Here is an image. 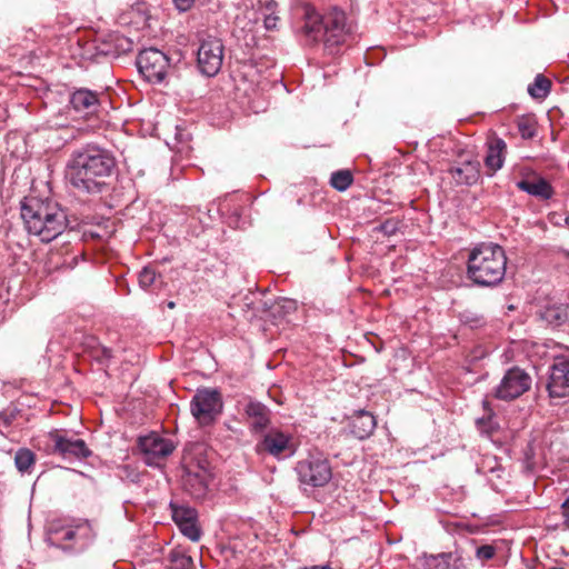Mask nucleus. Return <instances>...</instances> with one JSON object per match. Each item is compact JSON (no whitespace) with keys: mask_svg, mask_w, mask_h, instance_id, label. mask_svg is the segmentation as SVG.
<instances>
[{"mask_svg":"<svg viewBox=\"0 0 569 569\" xmlns=\"http://www.w3.org/2000/svg\"><path fill=\"white\" fill-rule=\"evenodd\" d=\"M76 535L77 530L72 527H52L48 539L51 545L62 549H68L69 546L66 545V542L73 540Z\"/></svg>","mask_w":569,"mask_h":569,"instance_id":"obj_26","label":"nucleus"},{"mask_svg":"<svg viewBox=\"0 0 569 569\" xmlns=\"http://www.w3.org/2000/svg\"><path fill=\"white\" fill-rule=\"evenodd\" d=\"M532 379L529 373L519 367H512L506 371L500 383L493 390V397L511 401L530 390Z\"/></svg>","mask_w":569,"mask_h":569,"instance_id":"obj_10","label":"nucleus"},{"mask_svg":"<svg viewBox=\"0 0 569 569\" xmlns=\"http://www.w3.org/2000/svg\"><path fill=\"white\" fill-rule=\"evenodd\" d=\"M177 138H178L179 140H182V134H179V133H178V134H177Z\"/></svg>","mask_w":569,"mask_h":569,"instance_id":"obj_48","label":"nucleus"},{"mask_svg":"<svg viewBox=\"0 0 569 569\" xmlns=\"http://www.w3.org/2000/svg\"><path fill=\"white\" fill-rule=\"evenodd\" d=\"M14 463L20 472L30 473L36 463V455L28 448H20L14 455Z\"/></svg>","mask_w":569,"mask_h":569,"instance_id":"obj_28","label":"nucleus"},{"mask_svg":"<svg viewBox=\"0 0 569 569\" xmlns=\"http://www.w3.org/2000/svg\"><path fill=\"white\" fill-rule=\"evenodd\" d=\"M507 254L498 243L481 242L468 253L466 278L479 288L499 286L507 271Z\"/></svg>","mask_w":569,"mask_h":569,"instance_id":"obj_3","label":"nucleus"},{"mask_svg":"<svg viewBox=\"0 0 569 569\" xmlns=\"http://www.w3.org/2000/svg\"><path fill=\"white\" fill-rule=\"evenodd\" d=\"M417 569H468V559L459 551L423 555L417 559Z\"/></svg>","mask_w":569,"mask_h":569,"instance_id":"obj_14","label":"nucleus"},{"mask_svg":"<svg viewBox=\"0 0 569 569\" xmlns=\"http://www.w3.org/2000/svg\"><path fill=\"white\" fill-rule=\"evenodd\" d=\"M517 188L543 200L550 199L553 194L551 184L542 178L536 181L522 179L517 182Z\"/></svg>","mask_w":569,"mask_h":569,"instance_id":"obj_24","label":"nucleus"},{"mask_svg":"<svg viewBox=\"0 0 569 569\" xmlns=\"http://www.w3.org/2000/svg\"><path fill=\"white\" fill-rule=\"evenodd\" d=\"M137 445L143 456V461L150 467H160L161 461L174 450L171 440L164 439L154 432L139 437Z\"/></svg>","mask_w":569,"mask_h":569,"instance_id":"obj_12","label":"nucleus"},{"mask_svg":"<svg viewBox=\"0 0 569 569\" xmlns=\"http://www.w3.org/2000/svg\"><path fill=\"white\" fill-rule=\"evenodd\" d=\"M551 89V81L542 74H537L533 82L528 87V93L535 99L546 98Z\"/></svg>","mask_w":569,"mask_h":569,"instance_id":"obj_29","label":"nucleus"},{"mask_svg":"<svg viewBox=\"0 0 569 569\" xmlns=\"http://www.w3.org/2000/svg\"><path fill=\"white\" fill-rule=\"evenodd\" d=\"M377 421L372 413L366 410H358L350 419V431L358 439L368 438L376 429Z\"/></svg>","mask_w":569,"mask_h":569,"instance_id":"obj_21","label":"nucleus"},{"mask_svg":"<svg viewBox=\"0 0 569 569\" xmlns=\"http://www.w3.org/2000/svg\"><path fill=\"white\" fill-rule=\"evenodd\" d=\"M197 1L198 0H172V3H173V7L179 12H188L196 6Z\"/></svg>","mask_w":569,"mask_h":569,"instance_id":"obj_39","label":"nucleus"},{"mask_svg":"<svg viewBox=\"0 0 569 569\" xmlns=\"http://www.w3.org/2000/svg\"><path fill=\"white\" fill-rule=\"evenodd\" d=\"M276 7L274 2H268L266 6V10L270 11L264 14L263 24L267 30H274L277 28V22L279 20L278 16L274 14L273 9Z\"/></svg>","mask_w":569,"mask_h":569,"instance_id":"obj_35","label":"nucleus"},{"mask_svg":"<svg viewBox=\"0 0 569 569\" xmlns=\"http://www.w3.org/2000/svg\"><path fill=\"white\" fill-rule=\"evenodd\" d=\"M565 223L567 227H569V213L567 214V217L565 218Z\"/></svg>","mask_w":569,"mask_h":569,"instance_id":"obj_46","label":"nucleus"},{"mask_svg":"<svg viewBox=\"0 0 569 569\" xmlns=\"http://www.w3.org/2000/svg\"><path fill=\"white\" fill-rule=\"evenodd\" d=\"M169 565L166 569H194L193 559L182 547H176L168 555Z\"/></svg>","mask_w":569,"mask_h":569,"instance_id":"obj_25","label":"nucleus"},{"mask_svg":"<svg viewBox=\"0 0 569 569\" xmlns=\"http://www.w3.org/2000/svg\"><path fill=\"white\" fill-rule=\"evenodd\" d=\"M136 64L148 82L161 83L169 69V58L156 48H147L139 52Z\"/></svg>","mask_w":569,"mask_h":569,"instance_id":"obj_9","label":"nucleus"},{"mask_svg":"<svg viewBox=\"0 0 569 569\" xmlns=\"http://www.w3.org/2000/svg\"><path fill=\"white\" fill-rule=\"evenodd\" d=\"M21 218L28 232L43 242L52 241L66 229L76 230L80 226L78 217L69 214L58 202L36 197L21 202Z\"/></svg>","mask_w":569,"mask_h":569,"instance_id":"obj_2","label":"nucleus"},{"mask_svg":"<svg viewBox=\"0 0 569 569\" xmlns=\"http://www.w3.org/2000/svg\"><path fill=\"white\" fill-rule=\"evenodd\" d=\"M221 395L216 389H198L190 402V410L192 416L201 426H209L222 412Z\"/></svg>","mask_w":569,"mask_h":569,"instance_id":"obj_7","label":"nucleus"},{"mask_svg":"<svg viewBox=\"0 0 569 569\" xmlns=\"http://www.w3.org/2000/svg\"><path fill=\"white\" fill-rule=\"evenodd\" d=\"M223 49L222 41L216 37L208 36L201 40L197 62L202 74L213 77L219 72L223 61Z\"/></svg>","mask_w":569,"mask_h":569,"instance_id":"obj_11","label":"nucleus"},{"mask_svg":"<svg viewBox=\"0 0 569 569\" xmlns=\"http://www.w3.org/2000/svg\"><path fill=\"white\" fill-rule=\"evenodd\" d=\"M44 451L64 459H86L92 455L82 439L68 437L64 430H52L46 436Z\"/></svg>","mask_w":569,"mask_h":569,"instance_id":"obj_6","label":"nucleus"},{"mask_svg":"<svg viewBox=\"0 0 569 569\" xmlns=\"http://www.w3.org/2000/svg\"><path fill=\"white\" fill-rule=\"evenodd\" d=\"M91 357L101 365H106L112 358V350L108 347H104L100 343L92 347Z\"/></svg>","mask_w":569,"mask_h":569,"instance_id":"obj_34","label":"nucleus"},{"mask_svg":"<svg viewBox=\"0 0 569 569\" xmlns=\"http://www.w3.org/2000/svg\"><path fill=\"white\" fill-rule=\"evenodd\" d=\"M295 471L299 483L309 488H322L332 478L330 461L321 452H309L296 463Z\"/></svg>","mask_w":569,"mask_h":569,"instance_id":"obj_5","label":"nucleus"},{"mask_svg":"<svg viewBox=\"0 0 569 569\" xmlns=\"http://www.w3.org/2000/svg\"><path fill=\"white\" fill-rule=\"evenodd\" d=\"M556 216V213H552V216L550 217V221L555 224H559V219L558 218H555V221H553V217Z\"/></svg>","mask_w":569,"mask_h":569,"instance_id":"obj_44","label":"nucleus"},{"mask_svg":"<svg viewBox=\"0 0 569 569\" xmlns=\"http://www.w3.org/2000/svg\"><path fill=\"white\" fill-rule=\"evenodd\" d=\"M172 520L180 532L193 542L200 540L202 531L198 525V511L189 506L170 502Z\"/></svg>","mask_w":569,"mask_h":569,"instance_id":"obj_13","label":"nucleus"},{"mask_svg":"<svg viewBox=\"0 0 569 569\" xmlns=\"http://www.w3.org/2000/svg\"><path fill=\"white\" fill-rule=\"evenodd\" d=\"M399 228V221L395 219H387L385 222L379 224L376 230L382 232L386 236H392Z\"/></svg>","mask_w":569,"mask_h":569,"instance_id":"obj_37","label":"nucleus"},{"mask_svg":"<svg viewBox=\"0 0 569 569\" xmlns=\"http://www.w3.org/2000/svg\"><path fill=\"white\" fill-rule=\"evenodd\" d=\"M167 306H168V308L173 309L176 307V302L174 301H169L167 303Z\"/></svg>","mask_w":569,"mask_h":569,"instance_id":"obj_45","label":"nucleus"},{"mask_svg":"<svg viewBox=\"0 0 569 569\" xmlns=\"http://www.w3.org/2000/svg\"><path fill=\"white\" fill-rule=\"evenodd\" d=\"M517 128L522 139H532L537 133V122L531 116H521L517 120Z\"/></svg>","mask_w":569,"mask_h":569,"instance_id":"obj_31","label":"nucleus"},{"mask_svg":"<svg viewBox=\"0 0 569 569\" xmlns=\"http://www.w3.org/2000/svg\"><path fill=\"white\" fill-rule=\"evenodd\" d=\"M19 412L20 411L16 408L0 411V427L8 429L16 420Z\"/></svg>","mask_w":569,"mask_h":569,"instance_id":"obj_36","label":"nucleus"},{"mask_svg":"<svg viewBox=\"0 0 569 569\" xmlns=\"http://www.w3.org/2000/svg\"><path fill=\"white\" fill-rule=\"evenodd\" d=\"M160 276L156 272V270L151 267H144L138 276L139 284L142 289H149L153 284H156L157 279Z\"/></svg>","mask_w":569,"mask_h":569,"instance_id":"obj_33","label":"nucleus"},{"mask_svg":"<svg viewBox=\"0 0 569 569\" xmlns=\"http://www.w3.org/2000/svg\"><path fill=\"white\" fill-rule=\"evenodd\" d=\"M483 408H485L486 415L476 420V426L481 433L491 435L493 432V430L496 429L493 420H492L495 413H493L492 409L490 408L489 402L486 400L483 401Z\"/></svg>","mask_w":569,"mask_h":569,"instance_id":"obj_32","label":"nucleus"},{"mask_svg":"<svg viewBox=\"0 0 569 569\" xmlns=\"http://www.w3.org/2000/svg\"><path fill=\"white\" fill-rule=\"evenodd\" d=\"M297 447L291 435L277 428L264 432L254 445V452L258 456H271L277 460L290 458L296 453Z\"/></svg>","mask_w":569,"mask_h":569,"instance_id":"obj_8","label":"nucleus"},{"mask_svg":"<svg viewBox=\"0 0 569 569\" xmlns=\"http://www.w3.org/2000/svg\"><path fill=\"white\" fill-rule=\"evenodd\" d=\"M302 32L312 42L323 41L325 49L330 54H336L339 47L346 42L351 31L347 24V16L343 10L333 7L322 17L308 14Z\"/></svg>","mask_w":569,"mask_h":569,"instance_id":"obj_4","label":"nucleus"},{"mask_svg":"<svg viewBox=\"0 0 569 569\" xmlns=\"http://www.w3.org/2000/svg\"><path fill=\"white\" fill-rule=\"evenodd\" d=\"M353 182V177L349 170H338L331 173L330 184L338 191H346Z\"/></svg>","mask_w":569,"mask_h":569,"instance_id":"obj_30","label":"nucleus"},{"mask_svg":"<svg viewBox=\"0 0 569 569\" xmlns=\"http://www.w3.org/2000/svg\"><path fill=\"white\" fill-rule=\"evenodd\" d=\"M133 50V41L120 33H111L99 48L100 53L118 58Z\"/></svg>","mask_w":569,"mask_h":569,"instance_id":"obj_22","label":"nucleus"},{"mask_svg":"<svg viewBox=\"0 0 569 569\" xmlns=\"http://www.w3.org/2000/svg\"><path fill=\"white\" fill-rule=\"evenodd\" d=\"M556 216V213H552V216L550 217V221L555 224H559V219L558 218H555V221H553V217Z\"/></svg>","mask_w":569,"mask_h":569,"instance_id":"obj_42","label":"nucleus"},{"mask_svg":"<svg viewBox=\"0 0 569 569\" xmlns=\"http://www.w3.org/2000/svg\"><path fill=\"white\" fill-rule=\"evenodd\" d=\"M458 319L461 322V325L470 329H479L487 325V319L482 313L470 309H466L459 312Z\"/></svg>","mask_w":569,"mask_h":569,"instance_id":"obj_27","label":"nucleus"},{"mask_svg":"<svg viewBox=\"0 0 569 569\" xmlns=\"http://www.w3.org/2000/svg\"><path fill=\"white\" fill-rule=\"evenodd\" d=\"M69 102L76 112L91 116L98 112L100 107L99 94L87 88L74 90L70 94Z\"/></svg>","mask_w":569,"mask_h":569,"instance_id":"obj_18","label":"nucleus"},{"mask_svg":"<svg viewBox=\"0 0 569 569\" xmlns=\"http://www.w3.org/2000/svg\"><path fill=\"white\" fill-rule=\"evenodd\" d=\"M495 555H496V549L491 545H482V546L478 547L476 550L477 558H479L480 560H483V561L492 559L495 557Z\"/></svg>","mask_w":569,"mask_h":569,"instance_id":"obj_38","label":"nucleus"},{"mask_svg":"<svg viewBox=\"0 0 569 569\" xmlns=\"http://www.w3.org/2000/svg\"><path fill=\"white\" fill-rule=\"evenodd\" d=\"M181 483L191 497L201 499L206 496L208 489L207 471L201 468L196 471L184 468L181 475Z\"/></svg>","mask_w":569,"mask_h":569,"instance_id":"obj_17","label":"nucleus"},{"mask_svg":"<svg viewBox=\"0 0 569 569\" xmlns=\"http://www.w3.org/2000/svg\"><path fill=\"white\" fill-rule=\"evenodd\" d=\"M547 389L551 398L569 396V360L557 358L549 370Z\"/></svg>","mask_w":569,"mask_h":569,"instance_id":"obj_15","label":"nucleus"},{"mask_svg":"<svg viewBox=\"0 0 569 569\" xmlns=\"http://www.w3.org/2000/svg\"><path fill=\"white\" fill-rule=\"evenodd\" d=\"M549 569H565V568H562V567H551Z\"/></svg>","mask_w":569,"mask_h":569,"instance_id":"obj_47","label":"nucleus"},{"mask_svg":"<svg viewBox=\"0 0 569 569\" xmlns=\"http://www.w3.org/2000/svg\"><path fill=\"white\" fill-rule=\"evenodd\" d=\"M563 526L569 529V497L561 505Z\"/></svg>","mask_w":569,"mask_h":569,"instance_id":"obj_40","label":"nucleus"},{"mask_svg":"<svg viewBox=\"0 0 569 569\" xmlns=\"http://www.w3.org/2000/svg\"><path fill=\"white\" fill-rule=\"evenodd\" d=\"M244 415L249 429L253 433L263 432L271 423V411L260 401L250 400L244 406Z\"/></svg>","mask_w":569,"mask_h":569,"instance_id":"obj_16","label":"nucleus"},{"mask_svg":"<svg viewBox=\"0 0 569 569\" xmlns=\"http://www.w3.org/2000/svg\"><path fill=\"white\" fill-rule=\"evenodd\" d=\"M487 154L485 166L490 171L488 176H493L503 167L507 153V143L500 137L493 136L488 139Z\"/></svg>","mask_w":569,"mask_h":569,"instance_id":"obj_19","label":"nucleus"},{"mask_svg":"<svg viewBox=\"0 0 569 569\" xmlns=\"http://www.w3.org/2000/svg\"><path fill=\"white\" fill-rule=\"evenodd\" d=\"M556 216V213H552V216L550 217V221L555 224H559V219L558 218H555V221H553V217Z\"/></svg>","mask_w":569,"mask_h":569,"instance_id":"obj_43","label":"nucleus"},{"mask_svg":"<svg viewBox=\"0 0 569 569\" xmlns=\"http://www.w3.org/2000/svg\"><path fill=\"white\" fill-rule=\"evenodd\" d=\"M117 168L113 152L97 143H86L73 149L66 166V178L78 192L101 194L110 189Z\"/></svg>","mask_w":569,"mask_h":569,"instance_id":"obj_1","label":"nucleus"},{"mask_svg":"<svg viewBox=\"0 0 569 569\" xmlns=\"http://www.w3.org/2000/svg\"><path fill=\"white\" fill-rule=\"evenodd\" d=\"M301 569H332L329 565H317L311 567H302Z\"/></svg>","mask_w":569,"mask_h":569,"instance_id":"obj_41","label":"nucleus"},{"mask_svg":"<svg viewBox=\"0 0 569 569\" xmlns=\"http://www.w3.org/2000/svg\"><path fill=\"white\" fill-rule=\"evenodd\" d=\"M480 162L478 160H467L460 166H452L448 172L458 184L473 186L480 179Z\"/></svg>","mask_w":569,"mask_h":569,"instance_id":"obj_20","label":"nucleus"},{"mask_svg":"<svg viewBox=\"0 0 569 569\" xmlns=\"http://www.w3.org/2000/svg\"><path fill=\"white\" fill-rule=\"evenodd\" d=\"M540 319L552 327H561L569 320V306L567 303H548L539 311Z\"/></svg>","mask_w":569,"mask_h":569,"instance_id":"obj_23","label":"nucleus"}]
</instances>
